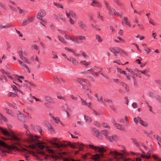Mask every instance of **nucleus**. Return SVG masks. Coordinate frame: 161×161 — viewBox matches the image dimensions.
Here are the masks:
<instances>
[{
	"instance_id": "62",
	"label": "nucleus",
	"mask_w": 161,
	"mask_h": 161,
	"mask_svg": "<svg viewBox=\"0 0 161 161\" xmlns=\"http://www.w3.org/2000/svg\"><path fill=\"white\" fill-rule=\"evenodd\" d=\"M12 87L13 89H14V91H19L18 88L15 85H13V86H12Z\"/></svg>"
},
{
	"instance_id": "9",
	"label": "nucleus",
	"mask_w": 161,
	"mask_h": 161,
	"mask_svg": "<svg viewBox=\"0 0 161 161\" xmlns=\"http://www.w3.org/2000/svg\"><path fill=\"white\" fill-rule=\"evenodd\" d=\"M91 5L95 7H100L101 6V3L96 0H93L92 3L91 4Z\"/></svg>"
},
{
	"instance_id": "37",
	"label": "nucleus",
	"mask_w": 161,
	"mask_h": 161,
	"mask_svg": "<svg viewBox=\"0 0 161 161\" xmlns=\"http://www.w3.org/2000/svg\"><path fill=\"white\" fill-rule=\"evenodd\" d=\"M53 4L57 7L58 8H63V6L62 5L60 4H58L56 3H53Z\"/></svg>"
},
{
	"instance_id": "45",
	"label": "nucleus",
	"mask_w": 161,
	"mask_h": 161,
	"mask_svg": "<svg viewBox=\"0 0 161 161\" xmlns=\"http://www.w3.org/2000/svg\"><path fill=\"white\" fill-rule=\"evenodd\" d=\"M64 37L66 39H68V40H70L71 41H72V40L73 39V38L72 37L70 36H69V35H66V34L65 35Z\"/></svg>"
},
{
	"instance_id": "30",
	"label": "nucleus",
	"mask_w": 161,
	"mask_h": 161,
	"mask_svg": "<svg viewBox=\"0 0 161 161\" xmlns=\"http://www.w3.org/2000/svg\"><path fill=\"white\" fill-rule=\"evenodd\" d=\"M96 39L97 40V42H102V39L101 37L98 35H96Z\"/></svg>"
},
{
	"instance_id": "64",
	"label": "nucleus",
	"mask_w": 161,
	"mask_h": 161,
	"mask_svg": "<svg viewBox=\"0 0 161 161\" xmlns=\"http://www.w3.org/2000/svg\"><path fill=\"white\" fill-rule=\"evenodd\" d=\"M38 153L39 154H41V155H45V153L44 152H43V151H42V150H39L38 151Z\"/></svg>"
},
{
	"instance_id": "47",
	"label": "nucleus",
	"mask_w": 161,
	"mask_h": 161,
	"mask_svg": "<svg viewBox=\"0 0 161 161\" xmlns=\"http://www.w3.org/2000/svg\"><path fill=\"white\" fill-rule=\"evenodd\" d=\"M114 63H117L119 65H122L121 62L119 60H114L113 61Z\"/></svg>"
},
{
	"instance_id": "15",
	"label": "nucleus",
	"mask_w": 161,
	"mask_h": 161,
	"mask_svg": "<svg viewBox=\"0 0 161 161\" xmlns=\"http://www.w3.org/2000/svg\"><path fill=\"white\" fill-rule=\"evenodd\" d=\"M109 141L113 142V141H116L117 140V138L116 136H108L107 138Z\"/></svg>"
},
{
	"instance_id": "55",
	"label": "nucleus",
	"mask_w": 161,
	"mask_h": 161,
	"mask_svg": "<svg viewBox=\"0 0 161 161\" xmlns=\"http://www.w3.org/2000/svg\"><path fill=\"white\" fill-rule=\"evenodd\" d=\"M102 125L103 127L110 128L109 125L106 123H103L102 124Z\"/></svg>"
},
{
	"instance_id": "1",
	"label": "nucleus",
	"mask_w": 161,
	"mask_h": 161,
	"mask_svg": "<svg viewBox=\"0 0 161 161\" xmlns=\"http://www.w3.org/2000/svg\"><path fill=\"white\" fill-rule=\"evenodd\" d=\"M58 139L56 138H53L51 141V144L55 147L59 148L62 147H66L67 146H70L73 148H78L79 151L82 150L84 147H86L87 148V146L85 145L82 143H80L79 142H77L72 144L70 142H68L67 145L63 144L59 141L57 142Z\"/></svg>"
},
{
	"instance_id": "60",
	"label": "nucleus",
	"mask_w": 161,
	"mask_h": 161,
	"mask_svg": "<svg viewBox=\"0 0 161 161\" xmlns=\"http://www.w3.org/2000/svg\"><path fill=\"white\" fill-rule=\"evenodd\" d=\"M97 99H98V101H102V102H103V103H105L103 101V97L102 96H100L99 97H98L97 98Z\"/></svg>"
},
{
	"instance_id": "52",
	"label": "nucleus",
	"mask_w": 161,
	"mask_h": 161,
	"mask_svg": "<svg viewBox=\"0 0 161 161\" xmlns=\"http://www.w3.org/2000/svg\"><path fill=\"white\" fill-rule=\"evenodd\" d=\"M104 3L105 4L106 8H107V9H109V7H110V6H109V5H108V3L106 1H104Z\"/></svg>"
},
{
	"instance_id": "8",
	"label": "nucleus",
	"mask_w": 161,
	"mask_h": 161,
	"mask_svg": "<svg viewBox=\"0 0 161 161\" xmlns=\"http://www.w3.org/2000/svg\"><path fill=\"white\" fill-rule=\"evenodd\" d=\"M79 26L81 29L84 30H86V26L84 23L81 20H79L78 22Z\"/></svg>"
},
{
	"instance_id": "4",
	"label": "nucleus",
	"mask_w": 161,
	"mask_h": 161,
	"mask_svg": "<svg viewBox=\"0 0 161 161\" xmlns=\"http://www.w3.org/2000/svg\"><path fill=\"white\" fill-rule=\"evenodd\" d=\"M102 68L95 66L94 68H91L87 70L85 72V73H87L88 71H89L91 72V74L95 77H98L99 74H100L103 76L105 77L104 75L102 72Z\"/></svg>"
},
{
	"instance_id": "59",
	"label": "nucleus",
	"mask_w": 161,
	"mask_h": 161,
	"mask_svg": "<svg viewBox=\"0 0 161 161\" xmlns=\"http://www.w3.org/2000/svg\"><path fill=\"white\" fill-rule=\"evenodd\" d=\"M69 23L72 25L74 24L75 23V21L74 20L70 17H69Z\"/></svg>"
},
{
	"instance_id": "18",
	"label": "nucleus",
	"mask_w": 161,
	"mask_h": 161,
	"mask_svg": "<svg viewBox=\"0 0 161 161\" xmlns=\"http://www.w3.org/2000/svg\"><path fill=\"white\" fill-rule=\"evenodd\" d=\"M64 49H65V50H66L67 51H68L69 52H72L74 54V55L76 56H78L80 55V54H79L75 53V51H73V50L70 49L69 48H68L67 47H65L64 48Z\"/></svg>"
},
{
	"instance_id": "44",
	"label": "nucleus",
	"mask_w": 161,
	"mask_h": 161,
	"mask_svg": "<svg viewBox=\"0 0 161 161\" xmlns=\"http://www.w3.org/2000/svg\"><path fill=\"white\" fill-rule=\"evenodd\" d=\"M141 157L142 158H146L147 159H149L150 158V155H147L144 154H142L141 156Z\"/></svg>"
},
{
	"instance_id": "3",
	"label": "nucleus",
	"mask_w": 161,
	"mask_h": 161,
	"mask_svg": "<svg viewBox=\"0 0 161 161\" xmlns=\"http://www.w3.org/2000/svg\"><path fill=\"white\" fill-rule=\"evenodd\" d=\"M89 147L94 149L95 151H98L100 154H97L92 156L91 159L95 161H100V159L101 157H103L104 154L103 152L105 150L103 147H98L92 145L90 144Z\"/></svg>"
},
{
	"instance_id": "13",
	"label": "nucleus",
	"mask_w": 161,
	"mask_h": 161,
	"mask_svg": "<svg viewBox=\"0 0 161 161\" xmlns=\"http://www.w3.org/2000/svg\"><path fill=\"white\" fill-rule=\"evenodd\" d=\"M44 124L48 128V130H49L53 132L54 131V130L52 125L48 122L45 121L44 122Z\"/></svg>"
},
{
	"instance_id": "27",
	"label": "nucleus",
	"mask_w": 161,
	"mask_h": 161,
	"mask_svg": "<svg viewBox=\"0 0 161 161\" xmlns=\"http://www.w3.org/2000/svg\"><path fill=\"white\" fill-rule=\"evenodd\" d=\"M139 123L141 125L143 126H144L147 127V123L144 121L142 120L141 118L139 120Z\"/></svg>"
},
{
	"instance_id": "58",
	"label": "nucleus",
	"mask_w": 161,
	"mask_h": 161,
	"mask_svg": "<svg viewBox=\"0 0 161 161\" xmlns=\"http://www.w3.org/2000/svg\"><path fill=\"white\" fill-rule=\"evenodd\" d=\"M115 15H116L117 16H118V17H119L120 18H122V14L121 13H119L116 12Z\"/></svg>"
},
{
	"instance_id": "46",
	"label": "nucleus",
	"mask_w": 161,
	"mask_h": 161,
	"mask_svg": "<svg viewBox=\"0 0 161 161\" xmlns=\"http://www.w3.org/2000/svg\"><path fill=\"white\" fill-rule=\"evenodd\" d=\"M52 55H53V58H58V56L56 54V53L54 51H52Z\"/></svg>"
},
{
	"instance_id": "63",
	"label": "nucleus",
	"mask_w": 161,
	"mask_h": 161,
	"mask_svg": "<svg viewBox=\"0 0 161 161\" xmlns=\"http://www.w3.org/2000/svg\"><path fill=\"white\" fill-rule=\"evenodd\" d=\"M36 128H37L38 129V130L39 133L40 134H41L42 131V130L41 129V128L39 126H36Z\"/></svg>"
},
{
	"instance_id": "36",
	"label": "nucleus",
	"mask_w": 161,
	"mask_h": 161,
	"mask_svg": "<svg viewBox=\"0 0 161 161\" xmlns=\"http://www.w3.org/2000/svg\"><path fill=\"white\" fill-rule=\"evenodd\" d=\"M140 118L139 117H137V118H134V121L136 124H137L138 123V121H139Z\"/></svg>"
},
{
	"instance_id": "28",
	"label": "nucleus",
	"mask_w": 161,
	"mask_h": 161,
	"mask_svg": "<svg viewBox=\"0 0 161 161\" xmlns=\"http://www.w3.org/2000/svg\"><path fill=\"white\" fill-rule=\"evenodd\" d=\"M84 117L85 119L87 122L89 123L92 121L91 118L89 116H86L85 115H84Z\"/></svg>"
},
{
	"instance_id": "21",
	"label": "nucleus",
	"mask_w": 161,
	"mask_h": 161,
	"mask_svg": "<svg viewBox=\"0 0 161 161\" xmlns=\"http://www.w3.org/2000/svg\"><path fill=\"white\" fill-rule=\"evenodd\" d=\"M131 140L136 145V147H139V143L137 142V140L136 139L134 138H131Z\"/></svg>"
},
{
	"instance_id": "24",
	"label": "nucleus",
	"mask_w": 161,
	"mask_h": 161,
	"mask_svg": "<svg viewBox=\"0 0 161 161\" xmlns=\"http://www.w3.org/2000/svg\"><path fill=\"white\" fill-rule=\"evenodd\" d=\"M77 38L80 40H85L86 39V38L85 36L82 35L77 36Z\"/></svg>"
},
{
	"instance_id": "22",
	"label": "nucleus",
	"mask_w": 161,
	"mask_h": 161,
	"mask_svg": "<svg viewBox=\"0 0 161 161\" xmlns=\"http://www.w3.org/2000/svg\"><path fill=\"white\" fill-rule=\"evenodd\" d=\"M69 13L71 16L75 19L77 18V16L75 14L72 10H69Z\"/></svg>"
},
{
	"instance_id": "57",
	"label": "nucleus",
	"mask_w": 161,
	"mask_h": 161,
	"mask_svg": "<svg viewBox=\"0 0 161 161\" xmlns=\"http://www.w3.org/2000/svg\"><path fill=\"white\" fill-rule=\"evenodd\" d=\"M138 19L137 17H135L134 19L133 20V22L136 23H138Z\"/></svg>"
},
{
	"instance_id": "32",
	"label": "nucleus",
	"mask_w": 161,
	"mask_h": 161,
	"mask_svg": "<svg viewBox=\"0 0 161 161\" xmlns=\"http://www.w3.org/2000/svg\"><path fill=\"white\" fill-rule=\"evenodd\" d=\"M153 137L158 142H161V138L159 136L155 135L153 136Z\"/></svg>"
},
{
	"instance_id": "56",
	"label": "nucleus",
	"mask_w": 161,
	"mask_h": 161,
	"mask_svg": "<svg viewBox=\"0 0 161 161\" xmlns=\"http://www.w3.org/2000/svg\"><path fill=\"white\" fill-rule=\"evenodd\" d=\"M144 50L146 52H147V53H148L151 52L150 49L147 47L145 48L144 49Z\"/></svg>"
},
{
	"instance_id": "2",
	"label": "nucleus",
	"mask_w": 161,
	"mask_h": 161,
	"mask_svg": "<svg viewBox=\"0 0 161 161\" xmlns=\"http://www.w3.org/2000/svg\"><path fill=\"white\" fill-rule=\"evenodd\" d=\"M26 134L29 138V141L31 145H29L28 147L32 149H35L38 147L41 149H43L45 146L42 143L37 142L33 137V136L30 133L28 130H27Z\"/></svg>"
},
{
	"instance_id": "42",
	"label": "nucleus",
	"mask_w": 161,
	"mask_h": 161,
	"mask_svg": "<svg viewBox=\"0 0 161 161\" xmlns=\"http://www.w3.org/2000/svg\"><path fill=\"white\" fill-rule=\"evenodd\" d=\"M18 53L19 54V56L20 58H22L24 56H23V51H19L18 52Z\"/></svg>"
},
{
	"instance_id": "54",
	"label": "nucleus",
	"mask_w": 161,
	"mask_h": 161,
	"mask_svg": "<svg viewBox=\"0 0 161 161\" xmlns=\"http://www.w3.org/2000/svg\"><path fill=\"white\" fill-rule=\"evenodd\" d=\"M26 19L29 23L32 22L34 20V19L33 18L29 17Z\"/></svg>"
},
{
	"instance_id": "29",
	"label": "nucleus",
	"mask_w": 161,
	"mask_h": 161,
	"mask_svg": "<svg viewBox=\"0 0 161 161\" xmlns=\"http://www.w3.org/2000/svg\"><path fill=\"white\" fill-rule=\"evenodd\" d=\"M0 146L5 148L8 147L7 145L4 142L1 141H0Z\"/></svg>"
},
{
	"instance_id": "35",
	"label": "nucleus",
	"mask_w": 161,
	"mask_h": 161,
	"mask_svg": "<svg viewBox=\"0 0 161 161\" xmlns=\"http://www.w3.org/2000/svg\"><path fill=\"white\" fill-rule=\"evenodd\" d=\"M114 2L118 6H121V3L120 0H113Z\"/></svg>"
},
{
	"instance_id": "50",
	"label": "nucleus",
	"mask_w": 161,
	"mask_h": 161,
	"mask_svg": "<svg viewBox=\"0 0 161 161\" xmlns=\"http://www.w3.org/2000/svg\"><path fill=\"white\" fill-rule=\"evenodd\" d=\"M29 23H28L27 20L26 19L25 21H23L22 25L23 26H25V25H26L27 24H28Z\"/></svg>"
},
{
	"instance_id": "25",
	"label": "nucleus",
	"mask_w": 161,
	"mask_h": 161,
	"mask_svg": "<svg viewBox=\"0 0 161 161\" xmlns=\"http://www.w3.org/2000/svg\"><path fill=\"white\" fill-rule=\"evenodd\" d=\"M58 39L59 40L63 43L64 44H67V42H66V41L63 38V37H61L60 36H58Z\"/></svg>"
},
{
	"instance_id": "33",
	"label": "nucleus",
	"mask_w": 161,
	"mask_h": 161,
	"mask_svg": "<svg viewBox=\"0 0 161 161\" xmlns=\"http://www.w3.org/2000/svg\"><path fill=\"white\" fill-rule=\"evenodd\" d=\"M23 62L26 64H29L30 63L29 61L24 56L21 58Z\"/></svg>"
},
{
	"instance_id": "41",
	"label": "nucleus",
	"mask_w": 161,
	"mask_h": 161,
	"mask_svg": "<svg viewBox=\"0 0 161 161\" xmlns=\"http://www.w3.org/2000/svg\"><path fill=\"white\" fill-rule=\"evenodd\" d=\"M10 27V26L8 25L4 26L2 25H0V30H1L3 28H8Z\"/></svg>"
},
{
	"instance_id": "40",
	"label": "nucleus",
	"mask_w": 161,
	"mask_h": 161,
	"mask_svg": "<svg viewBox=\"0 0 161 161\" xmlns=\"http://www.w3.org/2000/svg\"><path fill=\"white\" fill-rule=\"evenodd\" d=\"M94 135H95L98 138L101 139L100 137V134H99V132L98 131H97L95 132Z\"/></svg>"
},
{
	"instance_id": "53",
	"label": "nucleus",
	"mask_w": 161,
	"mask_h": 161,
	"mask_svg": "<svg viewBox=\"0 0 161 161\" xmlns=\"http://www.w3.org/2000/svg\"><path fill=\"white\" fill-rule=\"evenodd\" d=\"M13 76H14L15 78H17V77H18L19 78V79H23L24 77L23 76H19L17 75H16V74H13Z\"/></svg>"
},
{
	"instance_id": "10",
	"label": "nucleus",
	"mask_w": 161,
	"mask_h": 161,
	"mask_svg": "<svg viewBox=\"0 0 161 161\" xmlns=\"http://www.w3.org/2000/svg\"><path fill=\"white\" fill-rule=\"evenodd\" d=\"M124 21H123L121 23L122 25H124L125 24L128 25L129 27L131 26V25L130 23L128 21V19L127 17H124L123 18Z\"/></svg>"
},
{
	"instance_id": "20",
	"label": "nucleus",
	"mask_w": 161,
	"mask_h": 161,
	"mask_svg": "<svg viewBox=\"0 0 161 161\" xmlns=\"http://www.w3.org/2000/svg\"><path fill=\"white\" fill-rule=\"evenodd\" d=\"M76 81L81 85L83 84V82L86 83V80L83 79H78L76 80Z\"/></svg>"
},
{
	"instance_id": "39",
	"label": "nucleus",
	"mask_w": 161,
	"mask_h": 161,
	"mask_svg": "<svg viewBox=\"0 0 161 161\" xmlns=\"http://www.w3.org/2000/svg\"><path fill=\"white\" fill-rule=\"evenodd\" d=\"M156 99L160 103H161V97L158 95L155 96Z\"/></svg>"
},
{
	"instance_id": "11",
	"label": "nucleus",
	"mask_w": 161,
	"mask_h": 161,
	"mask_svg": "<svg viewBox=\"0 0 161 161\" xmlns=\"http://www.w3.org/2000/svg\"><path fill=\"white\" fill-rule=\"evenodd\" d=\"M54 82L57 84L61 83L62 81L64 83L65 82V81L63 79L61 78H59L57 76H54Z\"/></svg>"
},
{
	"instance_id": "16",
	"label": "nucleus",
	"mask_w": 161,
	"mask_h": 161,
	"mask_svg": "<svg viewBox=\"0 0 161 161\" xmlns=\"http://www.w3.org/2000/svg\"><path fill=\"white\" fill-rule=\"evenodd\" d=\"M139 72L141 73H142L145 75L146 76H147L148 77H150V75L149 74H147V73L149 72V69H146L143 70H141L139 71Z\"/></svg>"
},
{
	"instance_id": "49",
	"label": "nucleus",
	"mask_w": 161,
	"mask_h": 161,
	"mask_svg": "<svg viewBox=\"0 0 161 161\" xmlns=\"http://www.w3.org/2000/svg\"><path fill=\"white\" fill-rule=\"evenodd\" d=\"M53 119L55 120V122L57 124L60 121L59 118H57L54 117H53Z\"/></svg>"
},
{
	"instance_id": "17",
	"label": "nucleus",
	"mask_w": 161,
	"mask_h": 161,
	"mask_svg": "<svg viewBox=\"0 0 161 161\" xmlns=\"http://www.w3.org/2000/svg\"><path fill=\"white\" fill-rule=\"evenodd\" d=\"M107 9L109 13L111 14H112V15L114 14L115 15L116 13V11L114 8H111V7H109V9Z\"/></svg>"
},
{
	"instance_id": "23",
	"label": "nucleus",
	"mask_w": 161,
	"mask_h": 161,
	"mask_svg": "<svg viewBox=\"0 0 161 161\" xmlns=\"http://www.w3.org/2000/svg\"><path fill=\"white\" fill-rule=\"evenodd\" d=\"M92 27L94 29H95L97 31H100L101 30L100 26L98 25H94L93 24H92Z\"/></svg>"
},
{
	"instance_id": "31",
	"label": "nucleus",
	"mask_w": 161,
	"mask_h": 161,
	"mask_svg": "<svg viewBox=\"0 0 161 161\" xmlns=\"http://www.w3.org/2000/svg\"><path fill=\"white\" fill-rule=\"evenodd\" d=\"M70 58L71 59V61L73 64L74 65H76L78 64V61L77 60H76L75 58Z\"/></svg>"
},
{
	"instance_id": "34",
	"label": "nucleus",
	"mask_w": 161,
	"mask_h": 161,
	"mask_svg": "<svg viewBox=\"0 0 161 161\" xmlns=\"http://www.w3.org/2000/svg\"><path fill=\"white\" fill-rule=\"evenodd\" d=\"M8 95L9 97H10L12 96L13 97H15L18 96V95L17 94L14 93L12 92H9L8 94Z\"/></svg>"
},
{
	"instance_id": "7",
	"label": "nucleus",
	"mask_w": 161,
	"mask_h": 161,
	"mask_svg": "<svg viewBox=\"0 0 161 161\" xmlns=\"http://www.w3.org/2000/svg\"><path fill=\"white\" fill-rule=\"evenodd\" d=\"M46 15L45 12L43 9H41L39 13L36 16V17L38 19H41L42 18Z\"/></svg>"
},
{
	"instance_id": "26",
	"label": "nucleus",
	"mask_w": 161,
	"mask_h": 161,
	"mask_svg": "<svg viewBox=\"0 0 161 161\" xmlns=\"http://www.w3.org/2000/svg\"><path fill=\"white\" fill-rule=\"evenodd\" d=\"M101 133L102 134L104 135L105 136V137L107 138V137H108V133L107 130H103L101 131Z\"/></svg>"
},
{
	"instance_id": "48",
	"label": "nucleus",
	"mask_w": 161,
	"mask_h": 161,
	"mask_svg": "<svg viewBox=\"0 0 161 161\" xmlns=\"http://www.w3.org/2000/svg\"><path fill=\"white\" fill-rule=\"evenodd\" d=\"M70 97L72 100H75V101L77 100L78 99L77 97H75L74 95H72V94L70 95Z\"/></svg>"
},
{
	"instance_id": "38",
	"label": "nucleus",
	"mask_w": 161,
	"mask_h": 161,
	"mask_svg": "<svg viewBox=\"0 0 161 161\" xmlns=\"http://www.w3.org/2000/svg\"><path fill=\"white\" fill-rule=\"evenodd\" d=\"M81 100V104L82 105H86L87 104V103H86V101L84 99H83L82 98H81L80 97Z\"/></svg>"
},
{
	"instance_id": "6",
	"label": "nucleus",
	"mask_w": 161,
	"mask_h": 161,
	"mask_svg": "<svg viewBox=\"0 0 161 161\" xmlns=\"http://www.w3.org/2000/svg\"><path fill=\"white\" fill-rule=\"evenodd\" d=\"M111 52L114 54V56H116V54L115 53L118 54L121 53L122 52V50L119 47H114L110 50Z\"/></svg>"
},
{
	"instance_id": "19",
	"label": "nucleus",
	"mask_w": 161,
	"mask_h": 161,
	"mask_svg": "<svg viewBox=\"0 0 161 161\" xmlns=\"http://www.w3.org/2000/svg\"><path fill=\"white\" fill-rule=\"evenodd\" d=\"M80 64L82 65H85L86 67H87L90 64V62H87L86 61L84 60L83 61H81L80 62Z\"/></svg>"
},
{
	"instance_id": "14",
	"label": "nucleus",
	"mask_w": 161,
	"mask_h": 161,
	"mask_svg": "<svg viewBox=\"0 0 161 161\" xmlns=\"http://www.w3.org/2000/svg\"><path fill=\"white\" fill-rule=\"evenodd\" d=\"M45 100L51 103H54V102L53 99L48 96H45L44 97Z\"/></svg>"
},
{
	"instance_id": "61",
	"label": "nucleus",
	"mask_w": 161,
	"mask_h": 161,
	"mask_svg": "<svg viewBox=\"0 0 161 161\" xmlns=\"http://www.w3.org/2000/svg\"><path fill=\"white\" fill-rule=\"evenodd\" d=\"M132 106L134 108H136L137 107V104L136 103H133L132 104Z\"/></svg>"
},
{
	"instance_id": "12",
	"label": "nucleus",
	"mask_w": 161,
	"mask_h": 161,
	"mask_svg": "<svg viewBox=\"0 0 161 161\" xmlns=\"http://www.w3.org/2000/svg\"><path fill=\"white\" fill-rule=\"evenodd\" d=\"M114 125L115 127L123 131H125V129L124 126L121 125H120L117 123H115Z\"/></svg>"
},
{
	"instance_id": "51",
	"label": "nucleus",
	"mask_w": 161,
	"mask_h": 161,
	"mask_svg": "<svg viewBox=\"0 0 161 161\" xmlns=\"http://www.w3.org/2000/svg\"><path fill=\"white\" fill-rule=\"evenodd\" d=\"M0 118L4 121H6L7 120L6 118L4 117L2 114L0 113Z\"/></svg>"
},
{
	"instance_id": "5",
	"label": "nucleus",
	"mask_w": 161,
	"mask_h": 161,
	"mask_svg": "<svg viewBox=\"0 0 161 161\" xmlns=\"http://www.w3.org/2000/svg\"><path fill=\"white\" fill-rule=\"evenodd\" d=\"M0 130L5 136L10 137V140L17 142H19L20 141V139L16 136L14 133H10L8 132L6 129H3L2 127L0 128Z\"/></svg>"
},
{
	"instance_id": "43",
	"label": "nucleus",
	"mask_w": 161,
	"mask_h": 161,
	"mask_svg": "<svg viewBox=\"0 0 161 161\" xmlns=\"http://www.w3.org/2000/svg\"><path fill=\"white\" fill-rule=\"evenodd\" d=\"M47 151L49 153H51L52 154L54 153V151L53 150L50 149L49 148V147H47Z\"/></svg>"
}]
</instances>
